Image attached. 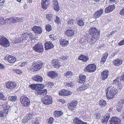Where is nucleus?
I'll return each instance as SVG.
<instances>
[{
	"label": "nucleus",
	"mask_w": 124,
	"mask_h": 124,
	"mask_svg": "<svg viewBox=\"0 0 124 124\" xmlns=\"http://www.w3.org/2000/svg\"><path fill=\"white\" fill-rule=\"evenodd\" d=\"M0 100L3 101H6L7 100L6 98L5 97L4 95H3V93L0 92Z\"/></svg>",
	"instance_id": "79ce46f5"
},
{
	"label": "nucleus",
	"mask_w": 124,
	"mask_h": 124,
	"mask_svg": "<svg viewBox=\"0 0 124 124\" xmlns=\"http://www.w3.org/2000/svg\"><path fill=\"white\" fill-rule=\"evenodd\" d=\"M54 21L55 22L57 23V24H59L61 23V20L57 16L56 17Z\"/></svg>",
	"instance_id": "37998d69"
},
{
	"label": "nucleus",
	"mask_w": 124,
	"mask_h": 124,
	"mask_svg": "<svg viewBox=\"0 0 124 124\" xmlns=\"http://www.w3.org/2000/svg\"><path fill=\"white\" fill-rule=\"evenodd\" d=\"M7 114L5 113L4 110L3 112L2 111H0V117H3L4 116H6Z\"/></svg>",
	"instance_id": "de8ad7c7"
},
{
	"label": "nucleus",
	"mask_w": 124,
	"mask_h": 124,
	"mask_svg": "<svg viewBox=\"0 0 124 124\" xmlns=\"http://www.w3.org/2000/svg\"><path fill=\"white\" fill-rule=\"evenodd\" d=\"M32 79L38 82H41L43 80L42 77L38 75H35L32 77Z\"/></svg>",
	"instance_id": "a211bd4d"
},
{
	"label": "nucleus",
	"mask_w": 124,
	"mask_h": 124,
	"mask_svg": "<svg viewBox=\"0 0 124 124\" xmlns=\"http://www.w3.org/2000/svg\"><path fill=\"white\" fill-rule=\"evenodd\" d=\"M42 64L43 63L41 62H40V63L33 62L30 67V69L33 72L37 71L42 67Z\"/></svg>",
	"instance_id": "f03ea898"
},
{
	"label": "nucleus",
	"mask_w": 124,
	"mask_h": 124,
	"mask_svg": "<svg viewBox=\"0 0 124 124\" xmlns=\"http://www.w3.org/2000/svg\"><path fill=\"white\" fill-rule=\"evenodd\" d=\"M2 106L4 111H5V113L6 114H8V110L10 108V106L8 105L7 102L3 104Z\"/></svg>",
	"instance_id": "c85d7f7f"
},
{
	"label": "nucleus",
	"mask_w": 124,
	"mask_h": 124,
	"mask_svg": "<svg viewBox=\"0 0 124 124\" xmlns=\"http://www.w3.org/2000/svg\"><path fill=\"white\" fill-rule=\"evenodd\" d=\"M84 23L83 21L81 20L80 19L78 20V25L80 26H83L84 25Z\"/></svg>",
	"instance_id": "09e8293b"
},
{
	"label": "nucleus",
	"mask_w": 124,
	"mask_h": 124,
	"mask_svg": "<svg viewBox=\"0 0 124 124\" xmlns=\"http://www.w3.org/2000/svg\"><path fill=\"white\" fill-rule=\"evenodd\" d=\"M96 118L97 119H99L101 116V115L99 113H97L95 114Z\"/></svg>",
	"instance_id": "13d9d810"
},
{
	"label": "nucleus",
	"mask_w": 124,
	"mask_h": 124,
	"mask_svg": "<svg viewBox=\"0 0 124 124\" xmlns=\"http://www.w3.org/2000/svg\"><path fill=\"white\" fill-rule=\"evenodd\" d=\"M64 74L66 76H72L73 75V74L71 71H67L66 73H64Z\"/></svg>",
	"instance_id": "3c124183"
},
{
	"label": "nucleus",
	"mask_w": 124,
	"mask_h": 124,
	"mask_svg": "<svg viewBox=\"0 0 124 124\" xmlns=\"http://www.w3.org/2000/svg\"><path fill=\"white\" fill-rule=\"evenodd\" d=\"M45 48L46 50L52 48L54 47L53 45L50 42H47L45 44Z\"/></svg>",
	"instance_id": "6ab92c4d"
},
{
	"label": "nucleus",
	"mask_w": 124,
	"mask_h": 124,
	"mask_svg": "<svg viewBox=\"0 0 124 124\" xmlns=\"http://www.w3.org/2000/svg\"><path fill=\"white\" fill-rule=\"evenodd\" d=\"M73 123L74 124H78V118L77 117L74 119Z\"/></svg>",
	"instance_id": "680f3d73"
},
{
	"label": "nucleus",
	"mask_w": 124,
	"mask_h": 124,
	"mask_svg": "<svg viewBox=\"0 0 124 124\" xmlns=\"http://www.w3.org/2000/svg\"><path fill=\"white\" fill-rule=\"evenodd\" d=\"M60 58L52 60V61L53 66L54 68H58L60 67V65L59 64L60 62H59Z\"/></svg>",
	"instance_id": "f8f14e48"
},
{
	"label": "nucleus",
	"mask_w": 124,
	"mask_h": 124,
	"mask_svg": "<svg viewBox=\"0 0 124 124\" xmlns=\"http://www.w3.org/2000/svg\"><path fill=\"white\" fill-rule=\"evenodd\" d=\"M65 84V85L67 87H71L73 86V84L71 83H66Z\"/></svg>",
	"instance_id": "864d4df0"
},
{
	"label": "nucleus",
	"mask_w": 124,
	"mask_h": 124,
	"mask_svg": "<svg viewBox=\"0 0 124 124\" xmlns=\"http://www.w3.org/2000/svg\"><path fill=\"white\" fill-rule=\"evenodd\" d=\"M68 58L69 57L68 56H62L61 57V58H60V59H62L63 60L66 61V60H67L68 59Z\"/></svg>",
	"instance_id": "4d7b16f0"
},
{
	"label": "nucleus",
	"mask_w": 124,
	"mask_h": 124,
	"mask_svg": "<svg viewBox=\"0 0 124 124\" xmlns=\"http://www.w3.org/2000/svg\"><path fill=\"white\" fill-rule=\"evenodd\" d=\"M103 12V10L102 8L96 11L95 13L93 15V18L96 19L100 17L101 15Z\"/></svg>",
	"instance_id": "1a4fd4ad"
},
{
	"label": "nucleus",
	"mask_w": 124,
	"mask_h": 124,
	"mask_svg": "<svg viewBox=\"0 0 124 124\" xmlns=\"http://www.w3.org/2000/svg\"><path fill=\"white\" fill-rule=\"evenodd\" d=\"M120 14L122 16H124V8L122 9L120 12Z\"/></svg>",
	"instance_id": "e2e57ef3"
},
{
	"label": "nucleus",
	"mask_w": 124,
	"mask_h": 124,
	"mask_svg": "<svg viewBox=\"0 0 124 124\" xmlns=\"http://www.w3.org/2000/svg\"><path fill=\"white\" fill-rule=\"evenodd\" d=\"M92 34L91 44H93L96 42L97 40L99 39L100 37V31H97L95 33Z\"/></svg>",
	"instance_id": "423d86ee"
},
{
	"label": "nucleus",
	"mask_w": 124,
	"mask_h": 124,
	"mask_svg": "<svg viewBox=\"0 0 124 124\" xmlns=\"http://www.w3.org/2000/svg\"><path fill=\"white\" fill-rule=\"evenodd\" d=\"M53 2L54 9L56 11H58L60 9L57 1L56 0H54Z\"/></svg>",
	"instance_id": "bb28decb"
},
{
	"label": "nucleus",
	"mask_w": 124,
	"mask_h": 124,
	"mask_svg": "<svg viewBox=\"0 0 124 124\" xmlns=\"http://www.w3.org/2000/svg\"><path fill=\"white\" fill-rule=\"evenodd\" d=\"M31 34L30 33H25L23 35V37L25 39H27L28 38V37L29 36L30 38H31L30 36V35Z\"/></svg>",
	"instance_id": "a18cd8bd"
},
{
	"label": "nucleus",
	"mask_w": 124,
	"mask_h": 124,
	"mask_svg": "<svg viewBox=\"0 0 124 124\" xmlns=\"http://www.w3.org/2000/svg\"><path fill=\"white\" fill-rule=\"evenodd\" d=\"M41 101L43 104L46 105L52 103V98L50 96L47 95L42 99Z\"/></svg>",
	"instance_id": "39448f33"
},
{
	"label": "nucleus",
	"mask_w": 124,
	"mask_h": 124,
	"mask_svg": "<svg viewBox=\"0 0 124 124\" xmlns=\"http://www.w3.org/2000/svg\"><path fill=\"white\" fill-rule=\"evenodd\" d=\"M119 45L122 46L124 44V40H122L121 42L118 43Z\"/></svg>",
	"instance_id": "338daca9"
},
{
	"label": "nucleus",
	"mask_w": 124,
	"mask_h": 124,
	"mask_svg": "<svg viewBox=\"0 0 124 124\" xmlns=\"http://www.w3.org/2000/svg\"><path fill=\"white\" fill-rule=\"evenodd\" d=\"M96 69V66L93 64L89 65L86 67L87 71L91 72H94Z\"/></svg>",
	"instance_id": "9b49d317"
},
{
	"label": "nucleus",
	"mask_w": 124,
	"mask_h": 124,
	"mask_svg": "<svg viewBox=\"0 0 124 124\" xmlns=\"http://www.w3.org/2000/svg\"><path fill=\"white\" fill-rule=\"evenodd\" d=\"M121 79L120 77L118 76L114 80L112 83L113 86H114V87H116V86L120 83H121Z\"/></svg>",
	"instance_id": "aec40b11"
},
{
	"label": "nucleus",
	"mask_w": 124,
	"mask_h": 124,
	"mask_svg": "<svg viewBox=\"0 0 124 124\" xmlns=\"http://www.w3.org/2000/svg\"><path fill=\"white\" fill-rule=\"evenodd\" d=\"M4 20V18L1 17H0V25H1L4 24V22L3 23Z\"/></svg>",
	"instance_id": "603ef678"
},
{
	"label": "nucleus",
	"mask_w": 124,
	"mask_h": 124,
	"mask_svg": "<svg viewBox=\"0 0 124 124\" xmlns=\"http://www.w3.org/2000/svg\"><path fill=\"white\" fill-rule=\"evenodd\" d=\"M23 20L21 18L19 17H16L15 19L14 22H22L23 21Z\"/></svg>",
	"instance_id": "49530a36"
},
{
	"label": "nucleus",
	"mask_w": 124,
	"mask_h": 124,
	"mask_svg": "<svg viewBox=\"0 0 124 124\" xmlns=\"http://www.w3.org/2000/svg\"><path fill=\"white\" fill-rule=\"evenodd\" d=\"M89 59V58L87 56L82 54H81L78 58V60H82L84 62H86Z\"/></svg>",
	"instance_id": "c756f323"
},
{
	"label": "nucleus",
	"mask_w": 124,
	"mask_h": 124,
	"mask_svg": "<svg viewBox=\"0 0 124 124\" xmlns=\"http://www.w3.org/2000/svg\"><path fill=\"white\" fill-rule=\"evenodd\" d=\"M20 100L23 106L26 107L30 104V101L29 99V98L25 96H24L21 97Z\"/></svg>",
	"instance_id": "20e7f679"
},
{
	"label": "nucleus",
	"mask_w": 124,
	"mask_h": 124,
	"mask_svg": "<svg viewBox=\"0 0 124 124\" xmlns=\"http://www.w3.org/2000/svg\"><path fill=\"white\" fill-rule=\"evenodd\" d=\"M122 60L117 59L113 62V64L116 66H118L122 64Z\"/></svg>",
	"instance_id": "2f4dec72"
},
{
	"label": "nucleus",
	"mask_w": 124,
	"mask_h": 124,
	"mask_svg": "<svg viewBox=\"0 0 124 124\" xmlns=\"http://www.w3.org/2000/svg\"><path fill=\"white\" fill-rule=\"evenodd\" d=\"M71 93L70 91L65 89H63L60 91L59 94L61 96H68L71 94Z\"/></svg>",
	"instance_id": "ddd939ff"
},
{
	"label": "nucleus",
	"mask_w": 124,
	"mask_h": 124,
	"mask_svg": "<svg viewBox=\"0 0 124 124\" xmlns=\"http://www.w3.org/2000/svg\"><path fill=\"white\" fill-rule=\"evenodd\" d=\"M36 85V84L31 85H29V86L32 90H34Z\"/></svg>",
	"instance_id": "bf43d9fd"
},
{
	"label": "nucleus",
	"mask_w": 124,
	"mask_h": 124,
	"mask_svg": "<svg viewBox=\"0 0 124 124\" xmlns=\"http://www.w3.org/2000/svg\"><path fill=\"white\" fill-rule=\"evenodd\" d=\"M90 31L92 34H93L97 32V31H97V29L95 28L91 27L90 30Z\"/></svg>",
	"instance_id": "e433bc0d"
},
{
	"label": "nucleus",
	"mask_w": 124,
	"mask_h": 124,
	"mask_svg": "<svg viewBox=\"0 0 124 124\" xmlns=\"http://www.w3.org/2000/svg\"><path fill=\"white\" fill-rule=\"evenodd\" d=\"M109 72L107 70L104 71L101 73V77L103 80H105L107 78Z\"/></svg>",
	"instance_id": "b1692460"
},
{
	"label": "nucleus",
	"mask_w": 124,
	"mask_h": 124,
	"mask_svg": "<svg viewBox=\"0 0 124 124\" xmlns=\"http://www.w3.org/2000/svg\"><path fill=\"white\" fill-rule=\"evenodd\" d=\"M14 72H16L18 74H20L22 73V71L18 69H15L14 70Z\"/></svg>",
	"instance_id": "5fc2aeb1"
},
{
	"label": "nucleus",
	"mask_w": 124,
	"mask_h": 124,
	"mask_svg": "<svg viewBox=\"0 0 124 124\" xmlns=\"http://www.w3.org/2000/svg\"><path fill=\"white\" fill-rule=\"evenodd\" d=\"M115 8V6L114 5L109 6L106 8L105 11V13H109L113 10Z\"/></svg>",
	"instance_id": "4be33fe9"
},
{
	"label": "nucleus",
	"mask_w": 124,
	"mask_h": 124,
	"mask_svg": "<svg viewBox=\"0 0 124 124\" xmlns=\"http://www.w3.org/2000/svg\"><path fill=\"white\" fill-rule=\"evenodd\" d=\"M108 54L106 53L104 54L103 56L102 57V58H103V59L106 60V59L107 56H108Z\"/></svg>",
	"instance_id": "0e129e2a"
},
{
	"label": "nucleus",
	"mask_w": 124,
	"mask_h": 124,
	"mask_svg": "<svg viewBox=\"0 0 124 124\" xmlns=\"http://www.w3.org/2000/svg\"><path fill=\"white\" fill-rule=\"evenodd\" d=\"M35 115V113L34 112H30L28 116L29 117L30 119H31L33 118H34V116Z\"/></svg>",
	"instance_id": "ea45409f"
},
{
	"label": "nucleus",
	"mask_w": 124,
	"mask_h": 124,
	"mask_svg": "<svg viewBox=\"0 0 124 124\" xmlns=\"http://www.w3.org/2000/svg\"><path fill=\"white\" fill-rule=\"evenodd\" d=\"M29 119H30L29 118V116H26L25 117H24L22 121L23 123L25 124L28 122V120Z\"/></svg>",
	"instance_id": "58836bf2"
},
{
	"label": "nucleus",
	"mask_w": 124,
	"mask_h": 124,
	"mask_svg": "<svg viewBox=\"0 0 124 124\" xmlns=\"http://www.w3.org/2000/svg\"><path fill=\"white\" fill-rule=\"evenodd\" d=\"M88 87V85H87L86 86L84 84H83L81 86L79 87V89L80 91H84L85 89H87Z\"/></svg>",
	"instance_id": "4c0bfd02"
},
{
	"label": "nucleus",
	"mask_w": 124,
	"mask_h": 124,
	"mask_svg": "<svg viewBox=\"0 0 124 124\" xmlns=\"http://www.w3.org/2000/svg\"><path fill=\"white\" fill-rule=\"evenodd\" d=\"M68 24H73V22L72 20L69 19L68 22Z\"/></svg>",
	"instance_id": "774afa93"
},
{
	"label": "nucleus",
	"mask_w": 124,
	"mask_h": 124,
	"mask_svg": "<svg viewBox=\"0 0 124 124\" xmlns=\"http://www.w3.org/2000/svg\"><path fill=\"white\" fill-rule=\"evenodd\" d=\"M74 33L73 31L71 30H67L65 32L66 34L69 37H71L73 35Z\"/></svg>",
	"instance_id": "f704fd0d"
},
{
	"label": "nucleus",
	"mask_w": 124,
	"mask_h": 124,
	"mask_svg": "<svg viewBox=\"0 0 124 124\" xmlns=\"http://www.w3.org/2000/svg\"><path fill=\"white\" fill-rule=\"evenodd\" d=\"M33 49L36 52L40 53H42L44 51L43 46L39 44L35 45L33 47Z\"/></svg>",
	"instance_id": "0eeeda50"
},
{
	"label": "nucleus",
	"mask_w": 124,
	"mask_h": 124,
	"mask_svg": "<svg viewBox=\"0 0 124 124\" xmlns=\"http://www.w3.org/2000/svg\"><path fill=\"white\" fill-rule=\"evenodd\" d=\"M49 0H43L41 1V6L43 9H46L47 8L49 5Z\"/></svg>",
	"instance_id": "4468645a"
},
{
	"label": "nucleus",
	"mask_w": 124,
	"mask_h": 124,
	"mask_svg": "<svg viewBox=\"0 0 124 124\" xmlns=\"http://www.w3.org/2000/svg\"><path fill=\"white\" fill-rule=\"evenodd\" d=\"M53 17L51 14H48L46 16V18L48 19V21L51 20L52 19Z\"/></svg>",
	"instance_id": "c03bdc74"
},
{
	"label": "nucleus",
	"mask_w": 124,
	"mask_h": 124,
	"mask_svg": "<svg viewBox=\"0 0 124 124\" xmlns=\"http://www.w3.org/2000/svg\"><path fill=\"white\" fill-rule=\"evenodd\" d=\"M47 75L52 78H54L58 76V73L54 71H49L47 73Z\"/></svg>",
	"instance_id": "2eb2a0df"
},
{
	"label": "nucleus",
	"mask_w": 124,
	"mask_h": 124,
	"mask_svg": "<svg viewBox=\"0 0 124 124\" xmlns=\"http://www.w3.org/2000/svg\"><path fill=\"white\" fill-rule=\"evenodd\" d=\"M0 45L4 47H8L10 46V42L4 36H0Z\"/></svg>",
	"instance_id": "7ed1b4c3"
},
{
	"label": "nucleus",
	"mask_w": 124,
	"mask_h": 124,
	"mask_svg": "<svg viewBox=\"0 0 124 124\" xmlns=\"http://www.w3.org/2000/svg\"><path fill=\"white\" fill-rule=\"evenodd\" d=\"M54 121L53 118L50 117L48 120V124H52Z\"/></svg>",
	"instance_id": "8fccbe9b"
},
{
	"label": "nucleus",
	"mask_w": 124,
	"mask_h": 124,
	"mask_svg": "<svg viewBox=\"0 0 124 124\" xmlns=\"http://www.w3.org/2000/svg\"><path fill=\"white\" fill-rule=\"evenodd\" d=\"M32 30L34 33H38L40 34L42 31L41 28L40 27L35 26L34 27L32 28Z\"/></svg>",
	"instance_id": "412c9836"
},
{
	"label": "nucleus",
	"mask_w": 124,
	"mask_h": 124,
	"mask_svg": "<svg viewBox=\"0 0 124 124\" xmlns=\"http://www.w3.org/2000/svg\"><path fill=\"white\" fill-rule=\"evenodd\" d=\"M46 29L48 32L51 31L52 30V27L49 24H47L46 25Z\"/></svg>",
	"instance_id": "a19ab883"
},
{
	"label": "nucleus",
	"mask_w": 124,
	"mask_h": 124,
	"mask_svg": "<svg viewBox=\"0 0 124 124\" xmlns=\"http://www.w3.org/2000/svg\"><path fill=\"white\" fill-rule=\"evenodd\" d=\"M110 124H120V121L116 117H114L110 120Z\"/></svg>",
	"instance_id": "dca6fc26"
},
{
	"label": "nucleus",
	"mask_w": 124,
	"mask_h": 124,
	"mask_svg": "<svg viewBox=\"0 0 124 124\" xmlns=\"http://www.w3.org/2000/svg\"><path fill=\"white\" fill-rule=\"evenodd\" d=\"M78 124H87V123L84 122H83L80 120L78 119Z\"/></svg>",
	"instance_id": "052dcab7"
},
{
	"label": "nucleus",
	"mask_w": 124,
	"mask_h": 124,
	"mask_svg": "<svg viewBox=\"0 0 124 124\" xmlns=\"http://www.w3.org/2000/svg\"><path fill=\"white\" fill-rule=\"evenodd\" d=\"M5 58L8 60V62L10 63H14L16 60V59L15 57L10 55L6 56Z\"/></svg>",
	"instance_id": "f3484780"
},
{
	"label": "nucleus",
	"mask_w": 124,
	"mask_h": 124,
	"mask_svg": "<svg viewBox=\"0 0 124 124\" xmlns=\"http://www.w3.org/2000/svg\"><path fill=\"white\" fill-rule=\"evenodd\" d=\"M79 80L78 82L79 83L82 84L84 83L86 79L85 76L82 74H80L79 76Z\"/></svg>",
	"instance_id": "a878e982"
},
{
	"label": "nucleus",
	"mask_w": 124,
	"mask_h": 124,
	"mask_svg": "<svg viewBox=\"0 0 124 124\" xmlns=\"http://www.w3.org/2000/svg\"><path fill=\"white\" fill-rule=\"evenodd\" d=\"M17 98L16 96H10L8 97V99L9 101L14 102L16 100Z\"/></svg>",
	"instance_id": "c9c22d12"
},
{
	"label": "nucleus",
	"mask_w": 124,
	"mask_h": 124,
	"mask_svg": "<svg viewBox=\"0 0 124 124\" xmlns=\"http://www.w3.org/2000/svg\"><path fill=\"white\" fill-rule=\"evenodd\" d=\"M63 112L61 111H56L54 113V116L56 117H60L63 114Z\"/></svg>",
	"instance_id": "7c9ffc66"
},
{
	"label": "nucleus",
	"mask_w": 124,
	"mask_h": 124,
	"mask_svg": "<svg viewBox=\"0 0 124 124\" xmlns=\"http://www.w3.org/2000/svg\"><path fill=\"white\" fill-rule=\"evenodd\" d=\"M44 87V85L42 84H37L36 85L34 90L36 91L35 92H37L40 89H42Z\"/></svg>",
	"instance_id": "72a5a7b5"
},
{
	"label": "nucleus",
	"mask_w": 124,
	"mask_h": 124,
	"mask_svg": "<svg viewBox=\"0 0 124 124\" xmlns=\"http://www.w3.org/2000/svg\"><path fill=\"white\" fill-rule=\"evenodd\" d=\"M114 86H110L107 89L106 91V95L108 99H112L115 97L116 92L115 90Z\"/></svg>",
	"instance_id": "f257e3e1"
},
{
	"label": "nucleus",
	"mask_w": 124,
	"mask_h": 124,
	"mask_svg": "<svg viewBox=\"0 0 124 124\" xmlns=\"http://www.w3.org/2000/svg\"><path fill=\"white\" fill-rule=\"evenodd\" d=\"M60 45L62 46H67L69 44L68 41L65 39H61L60 40Z\"/></svg>",
	"instance_id": "5701e85b"
},
{
	"label": "nucleus",
	"mask_w": 124,
	"mask_h": 124,
	"mask_svg": "<svg viewBox=\"0 0 124 124\" xmlns=\"http://www.w3.org/2000/svg\"><path fill=\"white\" fill-rule=\"evenodd\" d=\"M109 117V114L107 113L102 120V123L103 124H107Z\"/></svg>",
	"instance_id": "cd10ccee"
},
{
	"label": "nucleus",
	"mask_w": 124,
	"mask_h": 124,
	"mask_svg": "<svg viewBox=\"0 0 124 124\" xmlns=\"http://www.w3.org/2000/svg\"><path fill=\"white\" fill-rule=\"evenodd\" d=\"M99 104L100 106L102 107H104L107 105L106 101L103 99L99 101Z\"/></svg>",
	"instance_id": "473e14b6"
},
{
	"label": "nucleus",
	"mask_w": 124,
	"mask_h": 124,
	"mask_svg": "<svg viewBox=\"0 0 124 124\" xmlns=\"http://www.w3.org/2000/svg\"><path fill=\"white\" fill-rule=\"evenodd\" d=\"M117 85H118V89L120 91L122 89L123 86H122L121 83H120Z\"/></svg>",
	"instance_id": "6e6d98bb"
},
{
	"label": "nucleus",
	"mask_w": 124,
	"mask_h": 124,
	"mask_svg": "<svg viewBox=\"0 0 124 124\" xmlns=\"http://www.w3.org/2000/svg\"><path fill=\"white\" fill-rule=\"evenodd\" d=\"M77 102V101H73L69 103L68 104V108L70 110H72L76 108Z\"/></svg>",
	"instance_id": "6e6552de"
},
{
	"label": "nucleus",
	"mask_w": 124,
	"mask_h": 124,
	"mask_svg": "<svg viewBox=\"0 0 124 124\" xmlns=\"http://www.w3.org/2000/svg\"><path fill=\"white\" fill-rule=\"evenodd\" d=\"M47 92L46 89L42 90L40 89L37 92H35V93L36 95H46L47 93Z\"/></svg>",
	"instance_id": "393cba45"
},
{
	"label": "nucleus",
	"mask_w": 124,
	"mask_h": 124,
	"mask_svg": "<svg viewBox=\"0 0 124 124\" xmlns=\"http://www.w3.org/2000/svg\"><path fill=\"white\" fill-rule=\"evenodd\" d=\"M120 77L121 81H124V73H123Z\"/></svg>",
	"instance_id": "69168bd1"
},
{
	"label": "nucleus",
	"mask_w": 124,
	"mask_h": 124,
	"mask_svg": "<svg viewBox=\"0 0 124 124\" xmlns=\"http://www.w3.org/2000/svg\"><path fill=\"white\" fill-rule=\"evenodd\" d=\"M7 88L12 90L16 86V83L13 81H8L5 84Z\"/></svg>",
	"instance_id": "9d476101"
}]
</instances>
